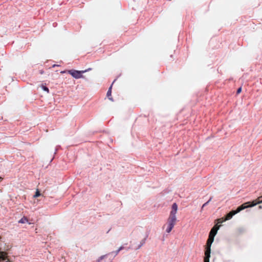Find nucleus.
<instances>
[{
  "label": "nucleus",
  "mask_w": 262,
  "mask_h": 262,
  "mask_svg": "<svg viewBox=\"0 0 262 262\" xmlns=\"http://www.w3.org/2000/svg\"><path fill=\"white\" fill-rule=\"evenodd\" d=\"M105 256H100L97 260L98 262H100L102 259H103L104 258Z\"/></svg>",
  "instance_id": "nucleus-16"
},
{
  "label": "nucleus",
  "mask_w": 262,
  "mask_h": 262,
  "mask_svg": "<svg viewBox=\"0 0 262 262\" xmlns=\"http://www.w3.org/2000/svg\"><path fill=\"white\" fill-rule=\"evenodd\" d=\"M241 90H242L241 88H239V89H238V90H237V94H239L241 92Z\"/></svg>",
  "instance_id": "nucleus-17"
},
{
  "label": "nucleus",
  "mask_w": 262,
  "mask_h": 262,
  "mask_svg": "<svg viewBox=\"0 0 262 262\" xmlns=\"http://www.w3.org/2000/svg\"><path fill=\"white\" fill-rule=\"evenodd\" d=\"M8 249L4 238L0 236V259H5L7 256V253L1 250H5Z\"/></svg>",
  "instance_id": "nucleus-3"
},
{
  "label": "nucleus",
  "mask_w": 262,
  "mask_h": 262,
  "mask_svg": "<svg viewBox=\"0 0 262 262\" xmlns=\"http://www.w3.org/2000/svg\"><path fill=\"white\" fill-rule=\"evenodd\" d=\"M257 203H259V204L262 203V200L261 201H258Z\"/></svg>",
  "instance_id": "nucleus-18"
},
{
  "label": "nucleus",
  "mask_w": 262,
  "mask_h": 262,
  "mask_svg": "<svg viewBox=\"0 0 262 262\" xmlns=\"http://www.w3.org/2000/svg\"><path fill=\"white\" fill-rule=\"evenodd\" d=\"M41 88L43 90H44L45 91L47 92L48 93H49V89L45 85H42L41 86Z\"/></svg>",
  "instance_id": "nucleus-10"
},
{
  "label": "nucleus",
  "mask_w": 262,
  "mask_h": 262,
  "mask_svg": "<svg viewBox=\"0 0 262 262\" xmlns=\"http://www.w3.org/2000/svg\"><path fill=\"white\" fill-rule=\"evenodd\" d=\"M176 224V223L167 220L166 223L163 226V228L166 233H169Z\"/></svg>",
  "instance_id": "nucleus-4"
},
{
  "label": "nucleus",
  "mask_w": 262,
  "mask_h": 262,
  "mask_svg": "<svg viewBox=\"0 0 262 262\" xmlns=\"http://www.w3.org/2000/svg\"><path fill=\"white\" fill-rule=\"evenodd\" d=\"M40 195V193L38 190H37L34 195V198L38 197Z\"/></svg>",
  "instance_id": "nucleus-12"
},
{
  "label": "nucleus",
  "mask_w": 262,
  "mask_h": 262,
  "mask_svg": "<svg viewBox=\"0 0 262 262\" xmlns=\"http://www.w3.org/2000/svg\"><path fill=\"white\" fill-rule=\"evenodd\" d=\"M258 203H257V202L256 203H254V202H253L252 204L250 205H249V207H253L254 206H255L256 204H258Z\"/></svg>",
  "instance_id": "nucleus-15"
},
{
  "label": "nucleus",
  "mask_w": 262,
  "mask_h": 262,
  "mask_svg": "<svg viewBox=\"0 0 262 262\" xmlns=\"http://www.w3.org/2000/svg\"><path fill=\"white\" fill-rule=\"evenodd\" d=\"M65 72H66V71H62V72H61V73H64Z\"/></svg>",
  "instance_id": "nucleus-20"
},
{
  "label": "nucleus",
  "mask_w": 262,
  "mask_h": 262,
  "mask_svg": "<svg viewBox=\"0 0 262 262\" xmlns=\"http://www.w3.org/2000/svg\"><path fill=\"white\" fill-rule=\"evenodd\" d=\"M250 203V202H247V203H246L245 204H243V205H242L241 206H239L241 209L242 210H244L246 208H247L249 207V205H246V204H249Z\"/></svg>",
  "instance_id": "nucleus-9"
},
{
  "label": "nucleus",
  "mask_w": 262,
  "mask_h": 262,
  "mask_svg": "<svg viewBox=\"0 0 262 262\" xmlns=\"http://www.w3.org/2000/svg\"><path fill=\"white\" fill-rule=\"evenodd\" d=\"M179 205L176 203L171 205L169 215L167 220L177 223L178 222Z\"/></svg>",
  "instance_id": "nucleus-1"
},
{
  "label": "nucleus",
  "mask_w": 262,
  "mask_h": 262,
  "mask_svg": "<svg viewBox=\"0 0 262 262\" xmlns=\"http://www.w3.org/2000/svg\"><path fill=\"white\" fill-rule=\"evenodd\" d=\"M214 240L213 237H209L207 241V247L205 252L204 262H209L210 257L211 246Z\"/></svg>",
  "instance_id": "nucleus-2"
},
{
  "label": "nucleus",
  "mask_w": 262,
  "mask_h": 262,
  "mask_svg": "<svg viewBox=\"0 0 262 262\" xmlns=\"http://www.w3.org/2000/svg\"><path fill=\"white\" fill-rule=\"evenodd\" d=\"M234 214H236V213L239 212L242 210L241 209L240 207H238L236 210H233Z\"/></svg>",
  "instance_id": "nucleus-13"
},
{
  "label": "nucleus",
  "mask_w": 262,
  "mask_h": 262,
  "mask_svg": "<svg viewBox=\"0 0 262 262\" xmlns=\"http://www.w3.org/2000/svg\"><path fill=\"white\" fill-rule=\"evenodd\" d=\"M68 72L75 78L78 79L82 78V74L84 72V71L71 70L68 71Z\"/></svg>",
  "instance_id": "nucleus-5"
},
{
  "label": "nucleus",
  "mask_w": 262,
  "mask_h": 262,
  "mask_svg": "<svg viewBox=\"0 0 262 262\" xmlns=\"http://www.w3.org/2000/svg\"><path fill=\"white\" fill-rule=\"evenodd\" d=\"M258 208H259V209H261V208H262V206H259L258 207Z\"/></svg>",
  "instance_id": "nucleus-19"
},
{
  "label": "nucleus",
  "mask_w": 262,
  "mask_h": 262,
  "mask_svg": "<svg viewBox=\"0 0 262 262\" xmlns=\"http://www.w3.org/2000/svg\"><path fill=\"white\" fill-rule=\"evenodd\" d=\"M217 223H222L223 222H225V221H224V219H220L217 220Z\"/></svg>",
  "instance_id": "nucleus-14"
},
{
  "label": "nucleus",
  "mask_w": 262,
  "mask_h": 262,
  "mask_svg": "<svg viewBox=\"0 0 262 262\" xmlns=\"http://www.w3.org/2000/svg\"><path fill=\"white\" fill-rule=\"evenodd\" d=\"M220 225L217 226L215 225L214 226L211 230L210 233H209V237H214L215 235H216L217 230L219 229L220 227Z\"/></svg>",
  "instance_id": "nucleus-7"
},
{
  "label": "nucleus",
  "mask_w": 262,
  "mask_h": 262,
  "mask_svg": "<svg viewBox=\"0 0 262 262\" xmlns=\"http://www.w3.org/2000/svg\"><path fill=\"white\" fill-rule=\"evenodd\" d=\"M18 223L20 224H28L31 225L33 224V220L32 219H29L27 216H23L19 221Z\"/></svg>",
  "instance_id": "nucleus-6"
},
{
  "label": "nucleus",
  "mask_w": 262,
  "mask_h": 262,
  "mask_svg": "<svg viewBox=\"0 0 262 262\" xmlns=\"http://www.w3.org/2000/svg\"><path fill=\"white\" fill-rule=\"evenodd\" d=\"M234 215H235V214L233 211H230L229 213L227 214L225 219H224V221H227L230 220Z\"/></svg>",
  "instance_id": "nucleus-8"
},
{
  "label": "nucleus",
  "mask_w": 262,
  "mask_h": 262,
  "mask_svg": "<svg viewBox=\"0 0 262 262\" xmlns=\"http://www.w3.org/2000/svg\"><path fill=\"white\" fill-rule=\"evenodd\" d=\"M212 196H211L209 199V200L207 202H206L205 203H204L202 206V209L205 207L207 205H208V204L211 201V200H212Z\"/></svg>",
  "instance_id": "nucleus-11"
}]
</instances>
